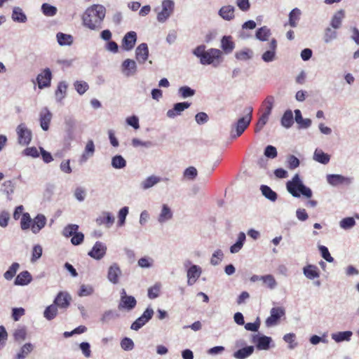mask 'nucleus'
Listing matches in <instances>:
<instances>
[{"instance_id": "obj_25", "label": "nucleus", "mask_w": 359, "mask_h": 359, "mask_svg": "<svg viewBox=\"0 0 359 359\" xmlns=\"http://www.w3.org/2000/svg\"><path fill=\"white\" fill-rule=\"evenodd\" d=\"M123 71L126 72L127 76L133 75L137 70L136 63L134 60L126 59L122 65Z\"/></svg>"}, {"instance_id": "obj_21", "label": "nucleus", "mask_w": 359, "mask_h": 359, "mask_svg": "<svg viewBox=\"0 0 359 359\" xmlns=\"http://www.w3.org/2000/svg\"><path fill=\"white\" fill-rule=\"evenodd\" d=\"M32 280V277L28 271L20 272L15 278L14 284L16 285H26Z\"/></svg>"}, {"instance_id": "obj_19", "label": "nucleus", "mask_w": 359, "mask_h": 359, "mask_svg": "<svg viewBox=\"0 0 359 359\" xmlns=\"http://www.w3.org/2000/svg\"><path fill=\"white\" fill-rule=\"evenodd\" d=\"M221 48L222 51L226 54H229L233 50L235 43L233 41L231 36H224L222 37L221 40Z\"/></svg>"}, {"instance_id": "obj_11", "label": "nucleus", "mask_w": 359, "mask_h": 359, "mask_svg": "<svg viewBox=\"0 0 359 359\" xmlns=\"http://www.w3.org/2000/svg\"><path fill=\"white\" fill-rule=\"evenodd\" d=\"M302 185V183L300 182L299 177L296 175L292 181H289L287 183V189L288 191L295 197L299 196V189Z\"/></svg>"}, {"instance_id": "obj_44", "label": "nucleus", "mask_w": 359, "mask_h": 359, "mask_svg": "<svg viewBox=\"0 0 359 359\" xmlns=\"http://www.w3.org/2000/svg\"><path fill=\"white\" fill-rule=\"evenodd\" d=\"M344 17V13L342 10L338 11L332 18L331 25L333 28L337 29L341 26V20Z\"/></svg>"}, {"instance_id": "obj_1", "label": "nucleus", "mask_w": 359, "mask_h": 359, "mask_svg": "<svg viewBox=\"0 0 359 359\" xmlns=\"http://www.w3.org/2000/svg\"><path fill=\"white\" fill-rule=\"evenodd\" d=\"M105 13L106 10L103 6H91L86 10L83 15V23L91 30H98L102 27Z\"/></svg>"}, {"instance_id": "obj_4", "label": "nucleus", "mask_w": 359, "mask_h": 359, "mask_svg": "<svg viewBox=\"0 0 359 359\" xmlns=\"http://www.w3.org/2000/svg\"><path fill=\"white\" fill-rule=\"evenodd\" d=\"M18 142L22 145H28L32 139V133L25 123H20L16 128Z\"/></svg>"}, {"instance_id": "obj_18", "label": "nucleus", "mask_w": 359, "mask_h": 359, "mask_svg": "<svg viewBox=\"0 0 359 359\" xmlns=\"http://www.w3.org/2000/svg\"><path fill=\"white\" fill-rule=\"evenodd\" d=\"M137 304V301L135 298L133 296H128V297H124L123 299H120V302L118 304V309H126V310H132L135 307Z\"/></svg>"}, {"instance_id": "obj_38", "label": "nucleus", "mask_w": 359, "mask_h": 359, "mask_svg": "<svg viewBox=\"0 0 359 359\" xmlns=\"http://www.w3.org/2000/svg\"><path fill=\"white\" fill-rule=\"evenodd\" d=\"M20 268V265L17 262H13L9 269L4 273V277L7 280H12L15 276L18 270Z\"/></svg>"}, {"instance_id": "obj_33", "label": "nucleus", "mask_w": 359, "mask_h": 359, "mask_svg": "<svg viewBox=\"0 0 359 359\" xmlns=\"http://www.w3.org/2000/svg\"><path fill=\"white\" fill-rule=\"evenodd\" d=\"M301 15V11L299 8H295L291 11L289 14V25L292 27H296L297 25V22L299 20V17Z\"/></svg>"}, {"instance_id": "obj_16", "label": "nucleus", "mask_w": 359, "mask_h": 359, "mask_svg": "<svg viewBox=\"0 0 359 359\" xmlns=\"http://www.w3.org/2000/svg\"><path fill=\"white\" fill-rule=\"evenodd\" d=\"M201 273L200 267L196 265L191 266L187 271V284L189 285H194Z\"/></svg>"}, {"instance_id": "obj_35", "label": "nucleus", "mask_w": 359, "mask_h": 359, "mask_svg": "<svg viewBox=\"0 0 359 359\" xmlns=\"http://www.w3.org/2000/svg\"><path fill=\"white\" fill-rule=\"evenodd\" d=\"M352 334V332L351 331L339 332L337 333L333 334L332 335V338L337 342L349 341Z\"/></svg>"}, {"instance_id": "obj_20", "label": "nucleus", "mask_w": 359, "mask_h": 359, "mask_svg": "<svg viewBox=\"0 0 359 359\" xmlns=\"http://www.w3.org/2000/svg\"><path fill=\"white\" fill-rule=\"evenodd\" d=\"M121 273V271L118 264H114L109 268L107 278L110 282L116 284L118 282V277Z\"/></svg>"}, {"instance_id": "obj_58", "label": "nucleus", "mask_w": 359, "mask_h": 359, "mask_svg": "<svg viewBox=\"0 0 359 359\" xmlns=\"http://www.w3.org/2000/svg\"><path fill=\"white\" fill-rule=\"evenodd\" d=\"M75 89L80 94H83L88 89V85L86 82L76 81L74 83Z\"/></svg>"}, {"instance_id": "obj_60", "label": "nucleus", "mask_w": 359, "mask_h": 359, "mask_svg": "<svg viewBox=\"0 0 359 359\" xmlns=\"http://www.w3.org/2000/svg\"><path fill=\"white\" fill-rule=\"evenodd\" d=\"M197 170L194 167H189L184 170V176L189 180H194L197 176Z\"/></svg>"}, {"instance_id": "obj_10", "label": "nucleus", "mask_w": 359, "mask_h": 359, "mask_svg": "<svg viewBox=\"0 0 359 359\" xmlns=\"http://www.w3.org/2000/svg\"><path fill=\"white\" fill-rule=\"evenodd\" d=\"M327 180L329 184L337 186L339 184H346L348 185L351 183L352 179L346 177L341 175H328Z\"/></svg>"}, {"instance_id": "obj_48", "label": "nucleus", "mask_w": 359, "mask_h": 359, "mask_svg": "<svg viewBox=\"0 0 359 359\" xmlns=\"http://www.w3.org/2000/svg\"><path fill=\"white\" fill-rule=\"evenodd\" d=\"M111 165L114 168L119 169L124 168L126 162L121 156L117 155L112 158Z\"/></svg>"}, {"instance_id": "obj_43", "label": "nucleus", "mask_w": 359, "mask_h": 359, "mask_svg": "<svg viewBox=\"0 0 359 359\" xmlns=\"http://www.w3.org/2000/svg\"><path fill=\"white\" fill-rule=\"evenodd\" d=\"M270 35V29L265 26L258 29L256 32V37L260 41H264L268 40Z\"/></svg>"}, {"instance_id": "obj_13", "label": "nucleus", "mask_w": 359, "mask_h": 359, "mask_svg": "<svg viewBox=\"0 0 359 359\" xmlns=\"http://www.w3.org/2000/svg\"><path fill=\"white\" fill-rule=\"evenodd\" d=\"M137 40L136 32L131 31L128 32L123 39L122 46L126 50L133 49Z\"/></svg>"}, {"instance_id": "obj_17", "label": "nucleus", "mask_w": 359, "mask_h": 359, "mask_svg": "<svg viewBox=\"0 0 359 359\" xmlns=\"http://www.w3.org/2000/svg\"><path fill=\"white\" fill-rule=\"evenodd\" d=\"M52 114L50 111L45 108L40 113V125L43 130H48L51 121Z\"/></svg>"}, {"instance_id": "obj_50", "label": "nucleus", "mask_w": 359, "mask_h": 359, "mask_svg": "<svg viewBox=\"0 0 359 359\" xmlns=\"http://www.w3.org/2000/svg\"><path fill=\"white\" fill-rule=\"evenodd\" d=\"M179 94L182 98H187L194 95L195 90L189 86H182L179 88Z\"/></svg>"}, {"instance_id": "obj_7", "label": "nucleus", "mask_w": 359, "mask_h": 359, "mask_svg": "<svg viewBox=\"0 0 359 359\" xmlns=\"http://www.w3.org/2000/svg\"><path fill=\"white\" fill-rule=\"evenodd\" d=\"M52 74L49 68H46L41 73L38 74L36 81L40 89L49 87L50 86Z\"/></svg>"}, {"instance_id": "obj_61", "label": "nucleus", "mask_w": 359, "mask_h": 359, "mask_svg": "<svg viewBox=\"0 0 359 359\" xmlns=\"http://www.w3.org/2000/svg\"><path fill=\"white\" fill-rule=\"evenodd\" d=\"M222 257L223 252L221 250H217L213 253L210 262L213 265H217L222 260Z\"/></svg>"}, {"instance_id": "obj_12", "label": "nucleus", "mask_w": 359, "mask_h": 359, "mask_svg": "<svg viewBox=\"0 0 359 359\" xmlns=\"http://www.w3.org/2000/svg\"><path fill=\"white\" fill-rule=\"evenodd\" d=\"M107 248L100 242H96L88 255L95 259H100L106 253Z\"/></svg>"}, {"instance_id": "obj_9", "label": "nucleus", "mask_w": 359, "mask_h": 359, "mask_svg": "<svg viewBox=\"0 0 359 359\" xmlns=\"http://www.w3.org/2000/svg\"><path fill=\"white\" fill-rule=\"evenodd\" d=\"M72 300L71 296L65 292H60L54 299V304L62 309H67Z\"/></svg>"}, {"instance_id": "obj_28", "label": "nucleus", "mask_w": 359, "mask_h": 359, "mask_svg": "<svg viewBox=\"0 0 359 359\" xmlns=\"http://www.w3.org/2000/svg\"><path fill=\"white\" fill-rule=\"evenodd\" d=\"M254 351L253 346H247L234 352L233 356L237 359H245L250 355Z\"/></svg>"}, {"instance_id": "obj_52", "label": "nucleus", "mask_w": 359, "mask_h": 359, "mask_svg": "<svg viewBox=\"0 0 359 359\" xmlns=\"http://www.w3.org/2000/svg\"><path fill=\"white\" fill-rule=\"evenodd\" d=\"M287 168L294 170L299 165V160L294 155H290L287 158Z\"/></svg>"}, {"instance_id": "obj_56", "label": "nucleus", "mask_w": 359, "mask_h": 359, "mask_svg": "<svg viewBox=\"0 0 359 359\" xmlns=\"http://www.w3.org/2000/svg\"><path fill=\"white\" fill-rule=\"evenodd\" d=\"M337 37V32L331 28H327L325 30L324 40L326 43H329Z\"/></svg>"}, {"instance_id": "obj_45", "label": "nucleus", "mask_w": 359, "mask_h": 359, "mask_svg": "<svg viewBox=\"0 0 359 359\" xmlns=\"http://www.w3.org/2000/svg\"><path fill=\"white\" fill-rule=\"evenodd\" d=\"M161 181V179L156 176H150L147 177L142 183V187L144 189H147Z\"/></svg>"}, {"instance_id": "obj_24", "label": "nucleus", "mask_w": 359, "mask_h": 359, "mask_svg": "<svg viewBox=\"0 0 359 359\" xmlns=\"http://www.w3.org/2000/svg\"><path fill=\"white\" fill-rule=\"evenodd\" d=\"M304 274L309 279H314L320 276L318 268L312 264H309L304 268Z\"/></svg>"}, {"instance_id": "obj_27", "label": "nucleus", "mask_w": 359, "mask_h": 359, "mask_svg": "<svg viewBox=\"0 0 359 359\" xmlns=\"http://www.w3.org/2000/svg\"><path fill=\"white\" fill-rule=\"evenodd\" d=\"M33 350L34 346L31 343H26L21 347L15 359H25Z\"/></svg>"}, {"instance_id": "obj_34", "label": "nucleus", "mask_w": 359, "mask_h": 359, "mask_svg": "<svg viewBox=\"0 0 359 359\" xmlns=\"http://www.w3.org/2000/svg\"><path fill=\"white\" fill-rule=\"evenodd\" d=\"M115 221L114 217L110 213L104 212L97 219L99 224H112Z\"/></svg>"}, {"instance_id": "obj_63", "label": "nucleus", "mask_w": 359, "mask_h": 359, "mask_svg": "<svg viewBox=\"0 0 359 359\" xmlns=\"http://www.w3.org/2000/svg\"><path fill=\"white\" fill-rule=\"evenodd\" d=\"M24 154L26 156H32L33 158H36L39 156V151L35 147L26 148L24 150Z\"/></svg>"}, {"instance_id": "obj_29", "label": "nucleus", "mask_w": 359, "mask_h": 359, "mask_svg": "<svg viewBox=\"0 0 359 359\" xmlns=\"http://www.w3.org/2000/svg\"><path fill=\"white\" fill-rule=\"evenodd\" d=\"M172 217V212L170 208L168 206V205L163 204L161 212L158 216V222L161 223L165 222L171 219Z\"/></svg>"}, {"instance_id": "obj_41", "label": "nucleus", "mask_w": 359, "mask_h": 359, "mask_svg": "<svg viewBox=\"0 0 359 359\" xmlns=\"http://www.w3.org/2000/svg\"><path fill=\"white\" fill-rule=\"evenodd\" d=\"M57 39L61 46L71 45L73 43V37L71 35L62 32L57 34Z\"/></svg>"}, {"instance_id": "obj_15", "label": "nucleus", "mask_w": 359, "mask_h": 359, "mask_svg": "<svg viewBox=\"0 0 359 359\" xmlns=\"http://www.w3.org/2000/svg\"><path fill=\"white\" fill-rule=\"evenodd\" d=\"M136 59L140 63H144L148 59L149 50L147 43L140 44L135 50Z\"/></svg>"}, {"instance_id": "obj_36", "label": "nucleus", "mask_w": 359, "mask_h": 359, "mask_svg": "<svg viewBox=\"0 0 359 359\" xmlns=\"http://www.w3.org/2000/svg\"><path fill=\"white\" fill-rule=\"evenodd\" d=\"M12 18L14 21L18 22H25L27 21V17L25 14L19 7H15L13 8Z\"/></svg>"}, {"instance_id": "obj_3", "label": "nucleus", "mask_w": 359, "mask_h": 359, "mask_svg": "<svg viewBox=\"0 0 359 359\" xmlns=\"http://www.w3.org/2000/svg\"><path fill=\"white\" fill-rule=\"evenodd\" d=\"M252 111L253 109L250 106L245 109L244 116L240 118L232 127L231 134L233 137L236 138L241 136L248 127L252 119Z\"/></svg>"}, {"instance_id": "obj_47", "label": "nucleus", "mask_w": 359, "mask_h": 359, "mask_svg": "<svg viewBox=\"0 0 359 359\" xmlns=\"http://www.w3.org/2000/svg\"><path fill=\"white\" fill-rule=\"evenodd\" d=\"M269 116H270V114H269L262 113V114L259 118L258 121L256 124V127H255L256 133L259 132L264 128V126L266 125V123H267V121L269 120Z\"/></svg>"}, {"instance_id": "obj_55", "label": "nucleus", "mask_w": 359, "mask_h": 359, "mask_svg": "<svg viewBox=\"0 0 359 359\" xmlns=\"http://www.w3.org/2000/svg\"><path fill=\"white\" fill-rule=\"evenodd\" d=\"M319 250L321 253L322 257L328 262H332L334 258L330 255L329 250L327 247L324 245L319 246Z\"/></svg>"}, {"instance_id": "obj_37", "label": "nucleus", "mask_w": 359, "mask_h": 359, "mask_svg": "<svg viewBox=\"0 0 359 359\" xmlns=\"http://www.w3.org/2000/svg\"><path fill=\"white\" fill-rule=\"evenodd\" d=\"M57 306L55 304L47 306L43 312L44 317L48 320H51L55 318L57 314Z\"/></svg>"}, {"instance_id": "obj_51", "label": "nucleus", "mask_w": 359, "mask_h": 359, "mask_svg": "<svg viewBox=\"0 0 359 359\" xmlns=\"http://www.w3.org/2000/svg\"><path fill=\"white\" fill-rule=\"evenodd\" d=\"M41 8L43 14L46 16H53L57 13V8L48 4H43Z\"/></svg>"}, {"instance_id": "obj_42", "label": "nucleus", "mask_w": 359, "mask_h": 359, "mask_svg": "<svg viewBox=\"0 0 359 359\" xmlns=\"http://www.w3.org/2000/svg\"><path fill=\"white\" fill-rule=\"evenodd\" d=\"M293 123V114L292 111L290 110L286 111L281 118V124L285 128H290Z\"/></svg>"}, {"instance_id": "obj_40", "label": "nucleus", "mask_w": 359, "mask_h": 359, "mask_svg": "<svg viewBox=\"0 0 359 359\" xmlns=\"http://www.w3.org/2000/svg\"><path fill=\"white\" fill-rule=\"evenodd\" d=\"M274 104V97L269 95L262 102V107L264 109L263 113L271 114Z\"/></svg>"}, {"instance_id": "obj_30", "label": "nucleus", "mask_w": 359, "mask_h": 359, "mask_svg": "<svg viewBox=\"0 0 359 359\" xmlns=\"http://www.w3.org/2000/svg\"><path fill=\"white\" fill-rule=\"evenodd\" d=\"M295 121L300 125L301 128H307L311 125V121L309 118H303L300 110L296 109L294 111Z\"/></svg>"}, {"instance_id": "obj_46", "label": "nucleus", "mask_w": 359, "mask_h": 359, "mask_svg": "<svg viewBox=\"0 0 359 359\" xmlns=\"http://www.w3.org/2000/svg\"><path fill=\"white\" fill-rule=\"evenodd\" d=\"M161 285L156 283L154 286L148 289V297L149 299H155L160 294Z\"/></svg>"}, {"instance_id": "obj_14", "label": "nucleus", "mask_w": 359, "mask_h": 359, "mask_svg": "<svg viewBox=\"0 0 359 359\" xmlns=\"http://www.w3.org/2000/svg\"><path fill=\"white\" fill-rule=\"evenodd\" d=\"M191 103L187 102H179L174 104L172 109H169L167 111V116L169 118H174L177 115H180L184 110L189 108Z\"/></svg>"}, {"instance_id": "obj_23", "label": "nucleus", "mask_w": 359, "mask_h": 359, "mask_svg": "<svg viewBox=\"0 0 359 359\" xmlns=\"http://www.w3.org/2000/svg\"><path fill=\"white\" fill-rule=\"evenodd\" d=\"M95 152V145L94 142L92 140H90L87 142L84 151L81 156L80 161L81 163L86 162L89 157L93 156Z\"/></svg>"}, {"instance_id": "obj_2", "label": "nucleus", "mask_w": 359, "mask_h": 359, "mask_svg": "<svg viewBox=\"0 0 359 359\" xmlns=\"http://www.w3.org/2000/svg\"><path fill=\"white\" fill-rule=\"evenodd\" d=\"M193 53L200 58V62L203 65H212L217 67L223 61L222 50L212 48L206 50L205 45L197 46Z\"/></svg>"}, {"instance_id": "obj_6", "label": "nucleus", "mask_w": 359, "mask_h": 359, "mask_svg": "<svg viewBox=\"0 0 359 359\" xmlns=\"http://www.w3.org/2000/svg\"><path fill=\"white\" fill-rule=\"evenodd\" d=\"M153 315L154 311L152 309H146L143 314L132 323L130 328L133 330H138L152 318Z\"/></svg>"}, {"instance_id": "obj_59", "label": "nucleus", "mask_w": 359, "mask_h": 359, "mask_svg": "<svg viewBox=\"0 0 359 359\" xmlns=\"http://www.w3.org/2000/svg\"><path fill=\"white\" fill-rule=\"evenodd\" d=\"M264 155L267 158H274L277 156V150L275 147L269 145L265 148Z\"/></svg>"}, {"instance_id": "obj_26", "label": "nucleus", "mask_w": 359, "mask_h": 359, "mask_svg": "<svg viewBox=\"0 0 359 359\" xmlns=\"http://www.w3.org/2000/svg\"><path fill=\"white\" fill-rule=\"evenodd\" d=\"M219 15L226 20H231L234 18V8L232 6H222L219 11Z\"/></svg>"}, {"instance_id": "obj_39", "label": "nucleus", "mask_w": 359, "mask_h": 359, "mask_svg": "<svg viewBox=\"0 0 359 359\" xmlns=\"http://www.w3.org/2000/svg\"><path fill=\"white\" fill-rule=\"evenodd\" d=\"M260 189L262 194L269 200L275 201L277 199V194L267 185H262Z\"/></svg>"}, {"instance_id": "obj_31", "label": "nucleus", "mask_w": 359, "mask_h": 359, "mask_svg": "<svg viewBox=\"0 0 359 359\" xmlns=\"http://www.w3.org/2000/svg\"><path fill=\"white\" fill-rule=\"evenodd\" d=\"M67 90V85L65 81H61L58 83L55 93V97L58 101H62V100L66 96Z\"/></svg>"}, {"instance_id": "obj_32", "label": "nucleus", "mask_w": 359, "mask_h": 359, "mask_svg": "<svg viewBox=\"0 0 359 359\" xmlns=\"http://www.w3.org/2000/svg\"><path fill=\"white\" fill-rule=\"evenodd\" d=\"M313 159L323 164H327L330 161V156L320 149H316L313 154Z\"/></svg>"}, {"instance_id": "obj_8", "label": "nucleus", "mask_w": 359, "mask_h": 359, "mask_svg": "<svg viewBox=\"0 0 359 359\" xmlns=\"http://www.w3.org/2000/svg\"><path fill=\"white\" fill-rule=\"evenodd\" d=\"M285 311L280 307H274L271 310V315L266 320V324L267 326H272L276 325L279 319L284 316Z\"/></svg>"}, {"instance_id": "obj_53", "label": "nucleus", "mask_w": 359, "mask_h": 359, "mask_svg": "<svg viewBox=\"0 0 359 359\" xmlns=\"http://www.w3.org/2000/svg\"><path fill=\"white\" fill-rule=\"evenodd\" d=\"M236 57L239 60H247L252 56V51L249 49L241 50L236 53Z\"/></svg>"}, {"instance_id": "obj_22", "label": "nucleus", "mask_w": 359, "mask_h": 359, "mask_svg": "<svg viewBox=\"0 0 359 359\" xmlns=\"http://www.w3.org/2000/svg\"><path fill=\"white\" fill-rule=\"evenodd\" d=\"M271 339L266 336H255L253 337V342L256 343L257 347L260 350H266L269 347Z\"/></svg>"}, {"instance_id": "obj_64", "label": "nucleus", "mask_w": 359, "mask_h": 359, "mask_svg": "<svg viewBox=\"0 0 359 359\" xmlns=\"http://www.w3.org/2000/svg\"><path fill=\"white\" fill-rule=\"evenodd\" d=\"M276 53L273 50H267L263 53L262 58L264 62H271L275 59Z\"/></svg>"}, {"instance_id": "obj_5", "label": "nucleus", "mask_w": 359, "mask_h": 359, "mask_svg": "<svg viewBox=\"0 0 359 359\" xmlns=\"http://www.w3.org/2000/svg\"><path fill=\"white\" fill-rule=\"evenodd\" d=\"M174 10V2L171 0H164L162 2V10L157 15V20L159 22H165L172 13Z\"/></svg>"}, {"instance_id": "obj_49", "label": "nucleus", "mask_w": 359, "mask_h": 359, "mask_svg": "<svg viewBox=\"0 0 359 359\" xmlns=\"http://www.w3.org/2000/svg\"><path fill=\"white\" fill-rule=\"evenodd\" d=\"M261 280L264 283L267 285L270 289H273L277 285V283L272 275H266L261 276Z\"/></svg>"}, {"instance_id": "obj_62", "label": "nucleus", "mask_w": 359, "mask_h": 359, "mask_svg": "<svg viewBox=\"0 0 359 359\" xmlns=\"http://www.w3.org/2000/svg\"><path fill=\"white\" fill-rule=\"evenodd\" d=\"M294 339H295V334L293 333L286 334L283 337V339L285 340V341L287 342V344H289L290 348H294L295 347V346L297 345V344L294 343Z\"/></svg>"}, {"instance_id": "obj_54", "label": "nucleus", "mask_w": 359, "mask_h": 359, "mask_svg": "<svg viewBox=\"0 0 359 359\" xmlns=\"http://www.w3.org/2000/svg\"><path fill=\"white\" fill-rule=\"evenodd\" d=\"M121 346L123 350L130 351L134 348V343L131 339L124 337L121 341Z\"/></svg>"}, {"instance_id": "obj_57", "label": "nucleus", "mask_w": 359, "mask_h": 359, "mask_svg": "<svg viewBox=\"0 0 359 359\" xmlns=\"http://www.w3.org/2000/svg\"><path fill=\"white\" fill-rule=\"evenodd\" d=\"M42 255V248L39 245H34L32 250V256L31 261L32 262H36L41 257Z\"/></svg>"}]
</instances>
